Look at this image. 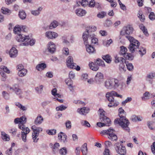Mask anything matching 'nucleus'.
<instances>
[{
	"mask_svg": "<svg viewBox=\"0 0 155 155\" xmlns=\"http://www.w3.org/2000/svg\"><path fill=\"white\" fill-rule=\"evenodd\" d=\"M14 122L15 124L19 123L18 128L22 130L21 134L22 140L24 142H26L27 135L30 131V129L24 124L26 122V118L25 116L17 118L14 120Z\"/></svg>",
	"mask_w": 155,
	"mask_h": 155,
	"instance_id": "f257e3e1",
	"label": "nucleus"
},
{
	"mask_svg": "<svg viewBox=\"0 0 155 155\" xmlns=\"http://www.w3.org/2000/svg\"><path fill=\"white\" fill-rule=\"evenodd\" d=\"M119 116L120 118H117L114 121V123L115 124H119L122 127L124 130L129 132L130 129L128 127L130 122L124 116L125 115L124 111L123 109L120 107L118 110Z\"/></svg>",
	"mask_w": 155,
	"mask_h": 155,
	"instance_id": "f03ea898",
	"label": "nucleus"
},
{
	"mask_svg": "<svg viewBox=\"0 0 155 155\" xmlns=\"http://www.w3.org/2000/svg\"><path fill=\"white\" fill-rule=\"evenodd\" d=\"M121 81L115 78H109L107 80L105 83L106 87L109 89L116 88L120 84Z\"/></svg>",
	"mask_w": 155,
	"mask_h": 155,
	"instance_id": "7ed1b4c3",
	"label": "nucleus"
},
{
	"mask_svg": "<svg viewBox=\"0 0 155 155\" xmlns=\"http://www.w3.org/2000/svg\"><path fill=\"white\" fill-rule=\"evenodd\" d=\"M89 31L84 32L83 35V38L84 44L89 43L88 41H91V43L96 44L98 43V39L95 38L93 34H89Z\"/></svg>",
	"mask_w": 155,
	"mask_h": 155,
	"instance_id": "20e7f679",
	"label": "nucleus"
},
{
	"mask_svg": "<svg viewBox=\"0 0 155 155\" xmlns=\"http://www.w3.org/2000/svg\"><path fill=\"white\" fill-rule=\"evenodd\" d=\"M133 31V28L129 25L123 28L120 32V35L122 36H124L128 40L133 37L131 36V35L132 34Z\"/></svg>",
	"mask_w": 155,
	"mask_h": 155,
	"instance_id": "39448f33",
	"label": "nucleus"
},
{
	"mask_svg": "<svg viewBox=\"0 0 155 155\" xmlns=\"http://www.w3.org/2000/svg\"><path fill=\"white\" fill-rule=\"evenodd\" d=\"M114 148L116 152L120 155H126L127 150L125 147L122 144L117 142L114 145Z\"/></svg>",
	"mask_w": 155,
	"mask_h": 155,
	"instance_id": "423d86ee",
	"label": "nucleus"
},
{
	"mask_svg": "<svg viewBox=\"0 0 155 155\" xmlns=\"http://www.w3.org/2000/svg\"><path fill=\"white\" fill-rule=\"evenodd\" d=\"M131 38L130 39L128 40L130 43L128 48L130 52L134 53L135 50L139 47L140 45V43L138 40L134 38L133 37Z\"/></svg>",
	"mask_w": 155,
	"mask_h": 155,
	"instance_id": "0eeeda50",
	"label": "nucleus"
},
{
	"mask_svg": "<svg viewBox=\"0 0 155 155\" xmlns=\"http://www.w3.org/2000/svg\"><path fill=\"white\" fill-rule=\"evenodd\" d=\"M114 130L113 129H109L107 130H103L101 132V134H107L108 138L112 140H116L117 139V136L113 133Z\"/></svg>",
	"mask_w": 155,
	"mask_h": 155,
	"instance_id": "6e6552de",
	"label": "nucleus"
},
{
	"mask_svg": "<svg viewBox=\"0 0 155 155\" xmlns=\"http://www.w3.org/2000/svg\"><path fill=\"white\" fill-rule=\"evenodd\" d=\"M120 50L119 53L120 55H123L127 60H132L133 59L134 56L130 53H127V49L123 46H121Z\"/></svg>",
	"mask_w": 155,
	"mask_h": 155,
	"instance_id": "1a4fd4ad",
	"label": "nucleus"
},
{
	"mask_svg": "<svg viewBox=\"0 0 155 155\" xmlns=\"http://www.w3.org/2000/svg\"><path fill=\"white\" fill-rule=\"evenodd\" d=\"M8 88L10 90H12L17 95H19V97L20 98L22 97L21 96V95L22 93V92L18 84H15L12 87L9 86L8 87Z\"/></svg>",
	"mask_w": 155,
	"mask_h": 155,
	"instance_id": "9d476101",
	"label": "nucleus"
},
{
	"mask_svg": "<svg viewBox=\"0 0 155 155\" xmlns=\"http://www.w3.org/2000/svg\"><path fill=\"white\" fill-rule=\"evenodd\" d=\"M16 40L18 42H23L28 41L30 39V37L29 36H26L25 35L21 33L16 36Z\"/></svg>",
	"mask_w": 155,
	"mask_h": 155,
	"instance_id": "9b49d317",
	"label": "nucleus"
},
{
	"mask_svg": "<svg viewBox=\"0 0 155 155\" xmlns=\"http://www.w3.org/2000/svg\"><path fill=\"white\" fill-rule=\"evenodd\" d=\"M66 64L67 67L70 68H75V65L76 64L73 62V59L72 56H69L68 57L66 60Z\"/></svg>",
	"mask_w": 155,
	"mask_h": 155,
	"instance_id": "f8f14e48",
	"label": "nucleus"
},
{
	"mask_svg": "<svg viewBox=\"0 0 155 155\" xmlns=\"http://www.w3.org/2000/svg\"><path fill=\"white\" fill-rule=\"evenodd\" d=\"M3 71L7 74L10 73V70L6 66L1 65L0 66V74L3 78H5V73Z\"/></svg>",
	"mask_w": 155,
	"mask_h": 155,
	"instance_id": "ddd939ff",
	"label": "nucleus"
},
{
	"mask_svg": "<svg viewBox=\"0 0 155 155\" xmlns=\"http://www.w3.org/2000/svg\"><path fill=\"white\" fill-rule=\"evenodd\" d=\"M45 35L49 39H54L58 37V34L56 32L48 31L46 32Z\"/></svg>",
	"mask_w": 155,
	"mask_h": 155,
	"instance_id": "4468645a",
	"label": "nucleus"
},
{
	"mask_svg": "<svg viewBox=\"0 0 155 155\" xmlns=\"http://www.w3.org/2000/svg\"><path fill=\"white\" fill-rule=\"evenodd\" d=\"M47 49L50 53H53L56 50V46L52 42H49L48 44Z\"/></svg>",
	"mask_w": 155,
	"mask_h": 155,
	"instance_id": "2eb2a0df",
	"label": "nucleus"
},
{
	"mask_svg": "<svg viewBox=\"0 0 155 155\" xmlns=\"http://www.w3.org/2000/svg\"><path fill=\"white\" fill-rule=\"evenodd\" d=\"M87 44H84L86 46V48L87 52L89 54L95 53L96 52V50L95 48L91 45Z\"/></svg>",
	"mask_w": 155,
	"mask_h": 155,
	"instance_id": "dca6fc26",
	"label": "nucleus"
},
{
	"mask_svg": "<svg viewBox=\"0 0 155 155\" xmlns=\"http://www.w3.org/2000/svg\"><path fill=\"white\" fill-rule=\"evenodd\" d=\"M103 81V78H90L87 80V82L90 84H92L95 82L97 83L100 84Z\"/></svg>",
	"mask_w": 155,
	"mask_h": 155,
	"instance_id": "f3484780",
	"label": "nucleus"
},
{
	"mask_svg": "<svg viewBox=\"0 0 155 155\" xmlns=\"http://www.w3.org/2000/svg\"><path fill=\"white\" fill-rule=\"evenodd\" d=\"M109 101L110 102L108 104V106L109 107H116L119 104V103L114 100L113 97H111L109 99Z\"/></svg>",
	"mask_w": 155,
	"mask_h": 155,
	"instance_id": "a211bd4d",
	"label": "nucleus"
},
{
	"mask_svg": "<svg viewBox=\"0 0 155 155\" xmlns=\"http://www.w3.org/2000/svg\"><path fill=\"white\" fill-rule=\"evenodd\" d=\"M100 121L101 122H103L104 123H105L106 126H109V124H110V120L108 117L102 115L101 117L100 118Z\"/></svg>",
	"mask_w": 155,
	"mask_h": 155,
	"instance_id": "6ab92c4d",
	"label": "nucleus"
},
{
	"mask_svg": "<svg viewBox=\"0 0 155 155\" xmlns=\"http://www.w3.org/2000/svg\"><path fill=\"white\" fill-rule=\"evenodd\" d=\"M59 139L61 140V142L64 143H66L67 142V136L64 133L61 132L58 135Z\"/></svg>",
	"mask_w": 155,
	"mask_h": 155,
	"instance_id": "aec40b11",
	"label": "nucleus"
},
{
	"mask_svg": "<svg viewBox=\"0 0 155 155\" xmlns=\"http://www.w3.org/2000/svg\"><path fill=\"white\" fill-rule=\"evenodd\" d=\"M75 12L77 15L80 17L83 16L85 15L86 13V11L80 8L76 9Z\"/></svg>",
	"mask_w": 155,
	"mask_h": 155,
	"instance_id": "412c9836",
	"label": "nucleus"
},
{
	"mask_svg": "<svg viewBox=\"0 0 155 155\" xmlns=\"http://www.w3.org/2000/svg\"><path fill=\"white\" fill-rule=\"evenodd\" d=\"M31 129L33 130L34 134H36V136H38L39 133L42 130V129L41 128L36 127L35 125L33 126Z\"/></svg>",
	"mask_w": 155,
	"mask_h": 155,
	"instance_id": "4be33fe9",
	"label": "nucleus"
},
{
	"mask_svg": "<svg viewBox=\"0 0 155 155\" xmlns=\"http://www.w3.org/2000/svg\"><path fill=\"white\" fill-rule=\"evenodd\" d=\"M135 51L137 52L141 56L145 54L146 52V48L142 47H138L135 50Z\"/></svg>",
	"mask_w": 155,
	"mask_h": 155,
	"instance_id": "5701e85b",
	"label": "nucleus"
},
{
	"mask_svg": "<svg viewBox=\"0 0 155 155\" xmlns=\"http://www.w3.org/2000/svg\"><path fill=\"white\" fill-rule=\"evenodd\" d=\"M18 54V51L15 48L12 47L9 51V55L11 57L14 58L16 57Z\"/></svg>",
	"mask_w": 155,
	"mask_h": 155,
	"instance_id": "b1692460",
	"label": "nucleus"
},
{
	"mask_svg": "<svg viewBox=\"0 0 155 155\" xmlns=\"http://www.w3.org/2000/svg\"><path fill=\"white\" fill-rule=\"evenodd\" d=\"M90 69L94 71H97L99 69V67L97 64L96 62H91L89 64Z\"/></svg>",
	"mask_w": 155,
	"mask_h": 155,
	"instance_id": "393cba45",
	"label": "nucleus"
},
{
	"mask_svg": "<svg viewBox=\"0 0 155 155\" xmlns=\"http://www.w3.org/2000/svg\"><path fill=\"white\" fill-rule=\"evenodd\" d=\"M43 121V118L41 115H39L35 121V124L36 125L41 124Z\"/></svg>",
	"mask_w": 155,
	"mask_h": 155,
	"instance_id": "a878e982",
	"label": "nucleus"
},
{
	"mask_svg": "<svg viewBox=\"0 0 155 155\" xmlns=\"http://www.w3.org/2000/svg\"><path fill=\"white\" fill-rule=\"evenodd\" d=\"M29 41H27L26 42L25 41L24 43L21 44V45L27 46L30 45L31 46L33 45L35 43V41L34 39L29 40Z\"/></svg>",
	"mask_w": 155,
	"mask_h": 155,
	"instance_id": "bb28decb",
	"label": "nucleus"
},
{
	"mask_svg": "<svg viewBox=\"0 0 155 155\" xmlns=\"http://www.w3.org/2000/svg\"><path fill=\"white\" fill-rule=\"evenodd\" d=\"M46 67V65L45 63L38 64L36 67V69L38 71H41Z\"/></svg>",
	"mask_w": 155,
	"mask_h": 155,
	"instance_id": "cd10ccee",
	"label": "nucleus"
},
{
	"mask_svg": "<svg viewBox=\"0 0 155 155\" xmlns=\"http://www.w3.org/2000/svg\"><path fill=\"white\" fill-rule=\"evenodd\" d=\"M81 150L83 155H87V143H84L82 146Z\"/></svg>",
	"mask_w": 155,
	"mask_h": 155,
	"instance_id": "c85d7f7f",
	"label": "nucleus"
},
{
	"mask_svg": "<svg viewBox=\"0 0 155 155\" xmlns=\"http://www.w3.org/2000/svg\"><path fill=\"white\" fill-rule=\"evenodd\" d=\"M139 27L140 29L143 31L144 34L146 36H148L149 35V34L148 33L147 30V28H146L142 24H140Z\"/></svg>",
	"mask_w": 155,
	"mask_h": 155,
	"instance_id": "c756f323",
	"label": "nucleus"
},
{
	"mask_svg": "<svg viewBox=\"0 0 155 155\" xmlns=\"http://www.w3.org/2000/svg\"><path fill=\"white\" fill-rule=\"evenodd\" d=\"M142 119V117L140 116L133 115L132 116L131 119L133 121L135 122L137 121H141Z\"/></svg>",
	"mask_w": 155,
	"mask_h": 155,
	"instance_id": "7c9ffc66",
	"label": "nucleus"
},
{
	"mask_svg": "<svg viewBox=\"0 0 155 155\" xmlns=\"http://www.w3.org/2000/svg\"><path fill=\"white\" fill-rule=\"evenodd\" d=\"M115 59L114 61L117 63H118L125 62V59L123 58L122 57H119L117 55H116L115 57Z\"/></svg>",
	"mask_w": 155,
	"mask_h": 155,
	"instance_id": "2f4dec72",
	"label": "nucleus"
},
{
	"mask_svg": "<svg viewBox=\"0 0 155 155\" xmlns=\"http://www.w3.org/2000/svg\"><path fill=\"white\" fill-rule=\"evenodd\" d=\"M27 72V70L25 69H24L21 70H18V75L19 77H24L25 75Z\"/></svg>",
	"mask_w": 155,
	"mask_h": 155,
	"instance_id": "473e14b6",
	"label": "nucleus"
},
{
	"mask_svg": "<svg viewBox=\"0 0 155 155\" xmlns=\"http://www.w3.org/2000/svg\"><path fill=\"white\" fill-rule=\"evenodd\" d=\"M137 15L141 21H144L145 20V17L144 15H143V12L141 11L140 10L139 11Z\"/></svg>",
	"mask_w": 155,
	"mask_h": 155,
	"instance_id": "72a5a7b5",
	"label": "nucleus"
},
{
	"mask_svg": "<svg viewBox=\"0 0 155 155\" xmlns=\"http://www.w3.org/2000/svg\"><path fill=\"white\" fill-rule=\"evenodd\" d=\"M65 81L68 86H72L73 84V82L71 79V78H67ZM70 89L71 91H72V87H70Z\"/></svg>",
	"mask_w": 155,
	"mask_h": 155,
	"instance_id": "f704fd0d",
	"label": "nucleus"
},
{
	"mask_svg": "<svg viewBox=\"0 0 155 155\" xmlns=\"http://www.w3.org/2000/svg\"><path fill=\"white\" fill-rule=\"evenodd\" d=\"M21 28L19 25H17L14 28L13 31L15 34L18 35L21 33Z\"/></svg>",
	"mask_w": 155,
	"mask_h": 155,
	"instance_id": "c9c22d12",
	"label": "nucleus"
},
{
	"mask_svg": "<svg viewBox=\"0 0 155 155\" xmlns=\"http://www.w3.org/2000/svg\"><path fill=\"white\" fill-rule=\"evenodd\" d=\"M102 58L107 63H110L111 62V58L109 55L107 54L103 56Z\"/></svg>",
	"mask_w": 155,
	"mask_h": 155,
	"instance_id": "e433bc0d",
	"label": "nucleus"
},
{
	"mask_svg": "<svg viewBox=\"0 0 155 155\" xmlns=\"http://www.w3.org/2000/svg\"><path fill=\"white\" fill-rule=\"evenodd\" d=\"M150 94L147 91H146L144 94L143 96L142 97L143 101H146L150 98Z\"/></svg>",
	"mask_w": 155,
	"mask_h": 155,
	"instance_id": "4c0bfd02",
	"label": "nucleus"
},
{
	"mask_svg": "<svg viewBox=\"0 0 155 155\" xmlns=\"http://www.w3.org/2000/svg\"><path fill=\"white\" fill-rule=\"evenodd\" d=\"M2 138L5 141H9L10 140L9 136L4 132H2Z\"/></svg>",
	"mask_w": 155,
	"mask_h": 155,
	"instance_id": "58836bf2",
	"label": "nucleus"
},
{
	"mask_svg": "<svg viewBox=\"0 0 155 155\" xmlns=\"http://www.w3.org/2000/svg\"><path fill=\"white\" fill-rule=\"evenodd\" d=\"M18 15L20 18L21 19H25L26 16L25 12L23 10L19 12Z\"/></svg>",
	"mask_w": 155,
	"mask_h": 155,
	"instance_id": "ea45409f",
	"label": "nucleus"
},
{
	"mask_svg": "<svg viewBox=\"0 0 155 155\" xmlns=\"http://www.w3.org/2000/svg\"><path fill=\"white\" fill-rule=\"evenodd\" d=\"M96 62L97 64L98 67L100 66H101L102 67L105 66L104 61L100 58H97Z\"/></svg>",
	"mask_w": 155,
	"mask_h": 155,
	"instance_id": "a19ab883",
	"label": "nucleus"
},
{
	"mask_svg": "<svg viewBox=\"0 0 155 155\" xmlns=\"http://www.w3.org/2000/svg\"><path fill=\"white\" fill-rule=\"evenodd\" d=\"M2 95L4 98L5 100H8L10 98L9 94L7 92L3 91L2 92Z\"/></svg>",
	"mask_w": 155,
	"mask_h": 155,
	"instance_id": "79ce46f5",
	"label": "nucleus"
},
{
	"mask_svg": "<svg viewBox=\"0 0 155 155\" xmlns=\"http://www.w3.org/2000/svg\"><path fill=\"white\" fill-rule=\"evenodd\" d=\"M58 25V23L56 21H53L49 26V28L52 29L53 28H55Z\"/></svg>",
	"mask_w": 155,
	"mask_h": 155,
	"instance_id": "37998d69",
	"label": "nucleus"
},
{
	"mask_svg": "<svg viewBox=\"0 0 155 155\" xmlns=\"http://www.w3.org/2000/svg\"><path fill=\"white\" fill-rule=\"evenodd\" d=\"M77 111L80 114L83 115L86 114L87 113V110L86 109L85 107L81 108L79 110L78 109Z\"/></svg>",
	"mask_w": 155,
	"mask_h": 155,
	"instance_id": "c03bdc74",
	"label": "nucleus"
},
{
	"mask_svg": "<svg viewBox=\"0 0 155 155\" xmlns=\"http://www.w3.org/2000/svg\"><path fill=\"white\" fill-rule=\"evenodd\" d=\"M46 132L48 135H55L56 134V130L54 129L48 130L46 131Z\"/></svg>",
	"mask_w": 155,
	"mask_h": 155,
	"instance_id": "a18cd8bd",
	"label": "nucleus"
},
{
	"mask_svg": "<svg viewBox=\"0 0 155 155\" xmlns=\"http://www.w3.org/2000/svg\"><path fill=\"white\" fill-rule=\"evenodd\" d=\"M125 63L126 64L127 69L129 71L132 70L133 68V66L131 63H129L128 61H125Z\"/></svg>",
	"mask_w": 155,
	"mask_h": 155,
	"instance_id": "49530a36",
	"label": "nucleus"
},
{
	"mask_svg": "<svg viewBox=\"0 0 155 155\" xmlns=\"http://www.w3.org/2000/svg\"><path fill=\"white\" fill-rule=\"evenodd\" d=\"M2 10L4 14L9 15L11 13V11L7 8H2Z\"/></svg>",
	"mask_w": 155,
	"mask_h": 155,
	"instance_id": "de8ad7c7",
	"label": "nucleus"
},
{
	"mask_svg": "<svg viewBox=\"0 0 155 155\" xmlns=\"http://www.w3.org/2000/svg\"><path fill=\"white\" fill-rule=\"evenodd\" d=\"M106 15V13L105 12H101L99 13L97 15V16L98 18H102L104 17Z\"/></svg>",
	"mask_w": 155,
	"mask_h": 155,
	"instance_id": "09e8293b",
	"label": "nucleus"
},
{
	"mask_svg": "<svg viewBox=\"0 0 155 155\" xmlns=\"http://www.w3.org/2000/svg\"><path fill=\"white\" fill-rule=\"evenodd\" d=\"M67 150L65 147L61 148L59 150L60 153L61 155H65L67 153Z\"/></svg>",
	"mask_w": 155,
	"mask_h": 155,
	"instance_id": "8fccbe9b",
	"label": "nucleus"
},
{
	"mask_svg": "<svg viewBox=\"0 0 155 155\" xmlns=\"http://www.w3.org/2000/svg\"><path fill=\"white\" fill-rule=\"evenodd\" d=\"M43 85H40L39 87H36L35 89L37 93L38 94H41L43 91Z\"/></svg>",
	"mask_w": 155,
	"mask_h": 155,
	"instance_id": "3c124183",
	"label": "nucleus"
},
{
	"mask_svg": "<svg viewBox=\"0 0 155 155\" xmlns=\"http://www.w3.org/2000/svg\"><path fill=\"white\" fill-rule=\"evenodd\" d=\"M59 143H55L54 144V146L52 147L53 151L54 153H55L57 150L58 148L59 147Z\"/></svg>",
	"mask_w": 155,
	"mask_h": 155,
	"instance_id": "603ef678",
	"label": "nucleus"
},
{
	"mask_svg": "<svg viewBox=\"0 0 155 155\" xmlns=\"http://www.w3.org/2000/svg\"><path fill=\"white\" fill-rule=\"evenodd\" d=\"M81 124L82 125L87 127H90V125L89 122L86 120H82L81 121Z\"/></svg>",
	"mask_w": 155,
	"mask_h": 155,
	"instance_id": "864d4df0",
	"label": "nucleus"
},
{
	"mask_svg": "<svg viewBox=\"0 0 155 155\" xmlns=\"http://www.w3.org/2000/svg\"><path fill=\"white\" fill-rule=\"evenodd\" d=\"M149 18L152 21L155 20V15L153 12H150L149 15Z\"/></svg>",
	"mask_w": 155,
	"mask_h": 155,
	"instance_id": "5fc2aeb1",
	"label": "nucleus"
},
{
	"mask_svg": "<svg viewBox=\"0 0 155 155\" xmlns=\"http://www.w3.org/2000/svg\"><path fill=\"white\" fill-rule=\"evenodd\" d=\"M112 24V21L110 20H107L104 23V26L109 27Z\"/></svg>",
	"mask_w": 155,
	"mask_h": 155,
	"instance_id": "6e6d98bb",
	"label": "nucleus"
},
{
	"mask_svg": "<svg viewBox=\"0 0 155 155\" xmlns=\"http://www.w3.org/2000/svg\"><path fill=\"white\" fill-rule=\"evenodd\" d=\"M67 107L62 105H61L57 107H56V110L57 111L62 110H65Z\"/></svg>",
	"mask_w": 155,
	"mask_h": 155,
	"instance_id": "4d7b16f0",
	"label": "nucleus"
},
{
	"mask_svg": "<svg viewBox=\"0 0 155 155\" xmlns=\"http://www.w3.org/2000/svg\"><path fill=\"white\" fill-rule=\"evenodd\" d=\"M132 100V98L131 97H128L124 101L122 102V104L124 106L126 103L130 102Z\"/></svg>",
	"mask_w": 155,
	"mask_h": 155,
	"instance_id": "13d9d810",
	"label": "nucleus"
},
{
	"mask_svg": "<svg viewBox=\"0 0 155 155\" xmlns=\"http://www.w3.org/2000/svg\"><path fill=\"white\" fill-rule=\"evenodd\" d=\"M65 125L67 128L68 129H70L71 128V123L70 121H67L65 123Z\"/></svg>",
	"mask_w": 155,
	"mask_h": 155,
	"instance_id": "bf43d9fd",
	"label": "nucleus"
},
{
	"mask_svg": "<svg viewBox=\"0 0 155 155\" xmlns=\"http://www.w3.org/2000/svg\"><path fill=\"white\" fill-rule=\"evenodd\" d=\"M31 13L34 15L37 16L39 14L40 12L38 11L35 10L31 11Z\"/></svg>",
	"mask_w": 155,
	"mask_h": 155,
	"instance_id": "052dcab7",
	"label": "nucleus"
},
{
	"mask_svg": "<svg viewBox=\"0 0 155 155\" xmlns=\"http://www.w3.org/2000/svg\"><path fill=\"white\" fill-rule=\"evenodd\" d=\"M63 53L66 55H68L69 54V50L68 48H64L62 50Z\"/></svg>",
	"mask_w": 155,
	"mask_h": 155,
	"instance_id": "680f3d73",
	"label": "nucleus"
},
{
	"mask_svg": "<svg viewBox=\"0 0 155 155\" xmlns=\"http://www.w3.org/2000/svg\"><path fill=\"white\" fill-rule=\"evenodd\" d=\"M96 27H95V26H93V27H91V29H89V30H88L87 29V31H89V34H93L92 33H90V32H92V31H96Z\"/></svg>",
	"mask_w": 155,
	"mask_h": 155,
	"instance_id": "e2e57ef3",
	"label": "nucleus"
},
{
	"mask_svg": "<svg viewBox=\"0 0 155 155\" xmlns=\"http://www.w3.org/2000/svg\"><path fill=\"white\" fill-rule=\"evenodd\" d=\"M108 1L110 3L111 6L112 7H115L117 5V3L113 0H109Z\"/></svg>",
	"mask_w": 155,
	"mask_h": 155,
	"instance_id": "0e129e2a",
	"label": "nucleus"
},
{
	"mask_svg": "<svg viewBox=\"0 0 155 155\" xmlns=\"http://www.w3.org/2000/svg\"><path fill=\"white\" fill-rule=\"evenodd\" d=\"M152 152L155 155V142H153V145L151 146Z\"/></svg>",
	"mask_w": 155,
	"mask_h": 155,
	"instance_id": "69168bd1",
	"label": "nucleus"
},
{
	"mask_svg": "<svg viewBox=\"0 0 155 155\" xmlns=\"http://www.w3.org/2000/svg\"><path fill=\"white\" fill-rule=\"evenodd\" d=\"M32 139L34 142H37L38 141V139L37 138L38 136H36V134H32Z\"/></svg>",
	"mask_w": 155,
	"mask_h": 155,
	"instance_id": "338daca9",
	"label": "nucleus"
},
{
	"mask_svg": "<svg viewBox=\"0 0 155 155\" xmlns=\"http://www.w3.org/2000/svg\"><path fill=\"white\" fill-rule=\"evenodd\" d=\"M24 66L21 64H18L16 67L18 71L24 69Z\"/></svg>",
	"mask_w": 155,
	"mask_h": 155,
	"instance_id": "774afa93",
	"label": "nucleus"
}]
</instances>
